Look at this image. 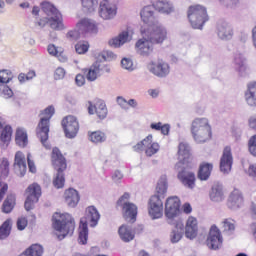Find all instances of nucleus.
I'll return each instance as SVG.
<instances>
[{
	"mask_svg": "<svg viewBox=\"0 0 256 256\" xmlns=\"http://www.w3.org/2000/svg\"><path fill=\"white\" fill-rule=\"evenodd\" d=\"M141 35L135 44L136 53L141 57H149L153 54L155 45H161L167 39V28L159 24L142 27Z\"/></svg>",
	"mask_w": 256,
	"mask_h": 256,
	"instance_id": "obj_1",
	"label": "nucleus"
},
{
	"mask_svg": "<svg viewBox=\"0 0 256 256\" xmlns=\"http://www.w3.org/2000/svg\"><path fill=\"white\" fill-rule=\"evenodd\" d=\"M167 177L162 176L156 186L154 194L148 202V213L151 219H161L163 217V199L167 196Z\"/></svg>",
	"mask_w": 256,
	"mask_h": 256,
	"instance_id": "obj_2",
	"label": "nucleus"
},
{
	"mask_svg": "<svg viewBox=\"0 0 256 256\" xmlns=\"http://www.w3.org/2000/svg\"><path fill=\"white\" fill-rule=\"evenodd\" d=\"M52 225L59 241H63L67 235H73L75 220L69 213L56 212L52 217Z\"/></svg>",
	"mask_w": 256,
	"mask_h": 256,
	"instance_id": "obj_3",
	"label": "nucleus"
},
{
	"mask_svg": "<svg viewBox=\"0 0 256 256\" xmlns=\"http://www.w3.org/2000/svg\"><path fill=\"white\" fill-rule=\"evenodd\" d=\"M99 219H101V215L97 208L89 206L86 209V217L80 220L78 241L81 245H87V239H89L88 225L90 227H97Z\"/></svg>",
	"mask_w": 256,
	"mask_h": 256,
	"instance_id": "obj_4",
	"label": "nucleus"
},
{
	"mask_svg": "<svg viewBox=\"0 0 256 256\" xmlns=\"http://www.w3.org/2000/svg\"><path fill=\"white\" fill-rule=\"evenodd\" d=\"M52 165L57 171L53 185L56 189H63L65 187V174L63 172L67 169V160H65L59 148H53L52 150Z\"/></svg>",
	"mask_w": 256,
	"mask_h": 256,
	"instance_id": "obj_5",
	"label": "nucleus"
},
{
	"mask_svg": "<svg viewBox=\"0 0 256 256\" xmlns=\"http://www.w3.org/2000/svg\"><path fill=\"white\" fill-rule=\"evenodd\" d=\"M41 115H44V117H42L38 123L36 135L46 149H51V146L47 144V140L49 139V123L51 121V117L55 115V107L48 106Z\"/></svg>",
	"mask_w": 256,
	"mask_h": 256,
	"instance_id": "obj_6",
	"label": "nucleus"
},
{
	"mask_svg": "<svg viewBox=\"0 0 256 256\" xmlns=\"http://www.w3.org/2000/svg\"><path fill=\"white\" fill-rule=\"evenodd\" d=\"M191 133L196 143H205L211 139V125L207 118H196L191 124Z\"/></svg>",
	"mask_w": 256,
	"mask_h": 256,
	"instance_id": "obj_7",
	"label": "nucleus"
},
{
	"mask_svg": "<svg viewBox=\"0 0 256 256\" xmlns=\"http://www.w3.org/2000/svg\"><path fill=\"white\" fill-rule=\"evenodd\" d=\"M41 8L43 13L48 17V25L54 31H65L66 27L63 24V15L55 7V5L50 2L44 1L41 3Z\"/></svg>",
	"mask_w": 256,
	"mask_h": 256,
	"instance_id": "obj_8",
	"label": "nucleus"
},
{
	"mask_svg": "<svg viewBox=\"0 0 256 256\" xmlns=\"http://www.w3.org/2000/svg\"><path fill=\"white\" fill-rule=\"evenodd\" d=\"M188 19L193 29H203V25L209 21L207 8L201 5L190 6L188 9Z\"/></svg>",
	"mask_w": 256,
	"mask_h": 256,
	"instance_id": "obj_9",
	"label": "nucleus"
},
{
	"mask_svg": "<svg viewBox=\"0 0 256 256\" xmlns=\"http://www.w3.org/2000/svg\"><path fill=\"white\" fill-rule=\"evenodd\" d=\"M131 194L129 192L124 193L117 201V207H121L123 217L126 221H132L134 223L137 219V205L129 202Z\"/></svg>",
	"mask_w": 256,
	"mask_h": 256,
	"instance_id": "obj_10",
	"label": "nucleus"
},
{
	"mask_svg": "<svg viewBox=\"0 0 256 256\" xmlns=\"http://www.w3.org/2000/svg\"><path fill=\"white\" fill-rule=\"evenodd\" d=\"M206 245L212 251H217L223 247V235H221V230L217 226H211L206 239Z\"/></svg>",
	"mask_w": 256,
	"mask_h": 256,
	"instance_id": "obj_11",
	"label": "nucleus"
},
{
	"mask_svg": "<svg viewBox=\"0 0 256 256\" xmlns=\"http://www.w3.org/2000/svg\"><path fill=\"white\" fill-rule=\"evenodd\" d=\"M26 194L27 198L24 203V207L26 211H31V209L35 207V203L39 201V197H41V186L37 183L31 184L28 186Z\"/></svg>",
	"mask_w": 256,
	"mask_h": 256,
	"instance_id": "obj_12",
	"label": "nucleus"
},
{
	"mask_svg": "<svg viewBox=\"0 0 256 256\" xmlns=\"http://www.w3.org/2000/svg\"><path fill=\"white\" fill-rule=\"evenodd\" d=\"M11 79H13L11 70H0V97L4 99H11L13 97V90L7 86Z\"/></svg>",
	"mask_w": 256,
	"mask_h": 256,
	"instance_id": "obj_13",
	"label": "nucleus"
},
{
	"mask_svg": "<svg viewBox=\"0 0 256 256\" xmlns=\"http://www.w3.org/2000/svg\"><path fill=\"white\" fill-rule=\"evenodd\" d=\"M62 127L67 139H75L79 133V121L75 116H66L62 120Z\"/></svg>",
	"mask_w": 256,
	"mask_h": 256,
	"instance_id": "obj_14",
	"label": "nucleus"
},
{
	"mask_svg": "<svg viewBox=\"0 0 256 256\" xmlns=\"http://www.w3.org/2000/svg\"><path fill=\"white\" fill-rule=\"evenodd\" d=\"M140 17L147 26L146 27H155V25H163L157 20L155 16V4L147 5L142 8L140 11Z\"/></svg>",
	"mask_w": 256,
	"mask_h": 256,
	"instance_id": "obj_15",
	"label": "nucleus"
},
{
	"mask_svg": "<svg viewBox=\"0 0 256 256\" xmlns=\"http://www.w3.org/2000/svg\"><path fill=\"white\" fill-rule=\"evenodd\" d=\"M181 200L177 196H170L165 202V215L168 219H173L179 215Z\"/></svg>",
	"mask_w": 256,
	"mask_h": 256,
	"instance_id": "obj_16",
	"label": "nucleus"
},
{
	"mask_svg": "<svg viewBox=\"0 0 256 256\" xmlns=\"http://www.w3.org/2000/svg\"><path fill=\"white\" fill-rule=\"evenodd\" d=\"M234 69L238 77H249V66L247 58L241 53H236L233 60Z\"/></svg>",
	"mask_w": 256,
	"mask_h": 256,
	"instance_id": "obj_17",
	"label": "nucleus"
},
{
	"mask_svg": "<svg viewBox=\"0 0 256 256\" xmlns=\"http://www.w3.org/2000/svg\"><path fill=\"white\" fill-rule=\"evenodd\" d=\"M178 169V179L184 187L188 189H195V173L187 170L185 166L176 167Z\"/></svg>",
	"mask_w": 256,
	"mask_h": 256,
	"instance_id": "obj_18",
	"label": "nucleus"
},
{
	"mask_svg": "<svg viewBox=\"0 0 256 256\" xmlns=\"http://www.w3.org/2000/svg\"><path fill=\"white\" fill-rule=\"evenodd\" d=\"M150 73L156 77H167L170 73L169 64L163 60H158L157 62H151L148 66Z\"/></svg>",
	"mask_w": 256,
	"mask_h": 256,
	"instance_id": "obj_19",
	"label": "nucleus"
},
{
	"mask_svg": "<svg viewBox=\"0 0 256 256\" xmlns=\"http://www.w3.org/2000/svg\"><path fill=\"white\" fill-rule=\"evenodd\" d=\"M88 113L89 115H95L96 113L98 119H106L108 113L107 104L101 99L96 100L95 104L89 102Z\"/></svg>",
	"mask_w": 256,
	"mask_h": 256,
	"instance_id": "obj_20",
	"label": "nucleus"
},
{
	"mask_svg": "<svg viewBox=\"0 0 256 256\" xmlns=\"http://www.w3.org/2000/svg\"><path fill=\"white\" fill-rule=\"evenodd\" d=\"M99 15L106 21L114 19L115 15H117V5L111 4L107 0H103L100 3Z\"/></svg>",
	"mask_w": 256,
	"mask_h": 256,
	"instance_id": "obj_21",
	"label": "nucleus"
},
{
	"mask_svg": "<svg viewBox=\"0 0 256 256\" xmlns=\"http://www.w3.org/2000/svg\"><path fill=\"white\" fill-rule=\"evenodd\" d=\"M111 69L107 67L105 64H101L99 62H95L88 70L86 74V79L88 81H97L98 77H101L103 73H109Z\"/></svg>",
	"mask_w": 256,
	"mask_h": 256,
	"instance_id": "obj_22",
	"label": "nucleus"
},
{
	"mask_svg": "<svg viewBox=\"0 0 256 256\" xmlns=\"http://www.w3.org/2000/svg\"><path fill=\"white\" fill-rule=\"evenodd\" d=\"M231 167H233V154L231 153V147L224 148L222 157L220 159V171L222 173H230Z\"/></svg>",
	"mask_w": 256,
	"mask_h": 256,
	"instance_id": "obj_23",
	"label": "nucleus"
},
{
	"mask_svg": "<svg viewBox=\"0 0 256 256\" xmlns=\"http://www.w3.org/2000/svg\"><path fill=\"white\" fill-rule=\"evenodd\" d=\"M14 171L19 177H25V173H27V160H25V154L21 151L15 154Z\"/></svg>",
	"mask_w": 256,
	"mask_h": 256,
	"instance_id": "obj_24",
	"label": "nucleus"
},
{
	"mask_svg": "<svg viewBox=\"0 0 256 256\" xmlns=\"http://www.w3.org/2000/svg\"><path fill=\"white\" fill-rule=\"evenodd\" d=\"M76 29L83 35L87 33H97V24L89 18H82L76 24Z\"/></svg>",
	"mask_w": 256,
	"mask_h": 256,
	"instance_id": "obj_25",
	"label": "nucleus"
},
{
	"mask_svg": "<svg viewBox=\"0 0 256 256\" xmlns=\"http://www.w3.org/2000/svg\"><path fill=\"white\" fill-rule=\"evenodd\" d=\"M133 39L131 34H129V30H124L118 34L117 37H114L109 40L108 45L110 47H114L115 49H119V47H123L125 43H130Z\"/></svg>",
	"mask_w": 256,
	"mask_h": 256,
	"instance_id": "obj_26",
	"label": "nucleus"
},
{
	"mask_svg": "<svg viewBox=\"0 0 256 256\" xmlns=\"http://www.w3.org/2000/svg\"><path fill=\"white\" fill-rule=\"evenodd\" d=\"M191 149L189 148V144L187 142H180L178 146V159L179 162L176 164V167H181L186 163H189V157Z\"/></svg>",
	"mask_w": 256,
	"mask_h": 256,
	"instance_id": "obj_27",
	"label": "nucleus"
},
{
	"mask_svg": "<svg viewBox=\"0 0 256 256\" xmlns=\"http://www.w3.org/2000/svg\"><path fill=\"white\" fill-rule=\"evenodd\" d=\"M227 206L229 209H232V211H235L237 209H240V207L243 206V194H241V191L238 189H234L229 198Z\"/></svg>",
	"mask_w": 256,
	"mask_h": 256,
	"instance_id": "obj_28",
	"label": "nucleus"
},
{
	"mask_svg": "<svg viewBox=\"0 0 256 256\" xmlns=\"http://www.w3.org/2000/svg\"><path fill=\"white\" fill-rule=\"evenodd\" d=\"M199 227L197 226V218L190 216L185 226V237L193 241L197 237Z\"/></svg>",
	"mask_w": 256,
	"mask_h": 256,
	"instance_id": "obj_29",
	"label": "nucleus"
},
{
	"mask_svg": "<svg viewBox=\"0 0 256 256\" xmlns=\"http://www.w3.org/2000/svg\"><path fill=\"white\" fill-rule=\"evenodd\" d=\"M217 35L222 41L233 39V27L227 22H222L217 26Z\"/></svg>",
	"mask_w": 256,
	"mask_h": 256,
	"instance_id": "obj_30",
	"label": "nucleus"
},
{
	"mask_svg": "<svg viewBox=\"0 0 256 256\" xmlns=\"http://www.w3.org/2000/svg\"><path fill=\"white\" fill-rule=\"evenodd\" d=\"M155 11L162 13V15H171L175 12V7L173 3L168 0H157L154 3Z\"/></svg>",
	"mask_w": 256,
	"mask_h": 256,
	"instance_id": "obj_31",
	"label": "nucleus"
},
{
	"mask_svg": "<svg viewBox=\"0 0 256 256\" xmlns=\"http://www.w3.org/2000/svg\"><path fill=\"white\" fill-rule=\"evenodd\" d=\"M244 97L249 107H256V82L247 84V90L245 91Z\"/></svg>",
	"mask_w": 256,
	"mask_h": 256,
	"instance_id": "obj_32",
	"label": "nucleus"
},
{
	"mask_svg": "<svg viewBox=\"0 0 256 256\" xmlns=\"http://www.w3.org/2000/svg\"><path fill=\"white\" fill-rule=\"evenodd\" d=\"M185 231V225L178 221L175 224V228L170 232V243H179L181 239H183V233Z\"/></svg>",
	"mask_w": 256,
	"mask_h": 256,
	"instance_id": "obj_33",
	"label": "nucleus"
},
{
	"mask_svg": "<svg viewBox=\"0 0 256 256\" xmlns=\"http://www.w3.org/2000/svg\"><path fill=\"white\" fill-rule=\"evenodd\" d=\"M118 235L124 243H129L135 239V232L130 226L122 225L118 229Z\"/></svg>",
	"mask_w": 256,
	"mask_h": 256,
	"instance_id": "obj_34",
	"label": "nucleus"
},
{
	"mask_svg": "<svg viewBox=\"0 0 256 256\" xmlns=\"http://www.w3.org/2000/svg\"><path fill=\"white\" fill-rule=\"evenodd\" d=\"M64 199L68 207H77V204L79 203V199H80L79 192H77V190L73 188H70L65 191Z\"/></svg>",
	"mask_w": 256,
	"mask_h": 256,
	"instance_id": "obj_35",
	"label": "nucleus"
},
{
	"mask_svg": "<svg viewBox=\"0 0 256 256\" xmlns=\"http://www.w3.org/2000/svg\"><path fill=\"white\" fill-rule=\"evenodd\" d=\"M210 199L214 203H221L225 199V194L223 193V186L219 184H214L210 190Z\"/></svg>",
	"mask_w": 256,
	"mask_h": 256,
	"instance_id": "obj_36",
	"label": "nucleus"
},
{
	"mask_svg": "<svg viewBox=\"0 0 256 256\" xmlns=\"http://www.w3.org/2000/svg\"><path fill=\"white\" fill-rule=\"evenodd\" d=\"M213 171V164L204 162L200 165L198 170V179L200 181H208L211 177V172Z\"/></svg>",
	"mask_w": 256,
	"mask_h": 256,
	"instance_id": "obj_37",
	"label": "nucleus"
},
{
	"mask_svg": "<svg viewBox=\"0 0 256 256\" xmlns=\"http://www.w3.org/2000/svg\"><path fill=\"white\" fill-rule=\"evenodd\" d=\"M159 151V144L157 142H153V135H148L146 137L145 144V154L147 157H153L155 153Z\"/></svg>",
	"mask_w": 256,
	"mask_h": 256,
	"instance_id": "obj_38",
	"label": "nucleus"
},
{
	"mask_svg": "<svg viewBox=\"0 0 256 256\" xmlns=\"http://www.w3.org/2000/svg\"><path fill=\"white\" fill-rule=\"evenodd\" d=\"M16 144H18L19 147H27L28 139H27V131L22 128H18L16 131V138H15Z\"/></svg>",
	"mask_w": 256,
	"mask_h": 256,
	"instance_id": "obj_39",
	"label": "nucleus"
},
{
	"mask_svg": "<svg viewBox=\"0 0 256 256\" xmlns=\"http://www.w3.org/2000/svg\"><path fill=\"white\" fill-rule=\"evenodd\" d=\"M14 207H15V195L10 194L7 196V198L5 199L2 205V211L3 213H11Z\"/></svg>",
	"mask_w": 256,
	"mask_h": 256,
	"instance_id": "obj_40",
	"label": "nucleus"
},
{
	"mask_svg": "<svg viewBox=\"0 0 256 256\" xmlns=\"http://www.w3.org/2000/svg\"><path fill=\"white\" fill-rule=\"evenodd\" d=\"M223 233L233 235L235 233V220L228 218L222 222Z\"/></svg>",
	"mask_w": 256,
	"mask_h": 256,
	"instance_id": "obj_41",
	"label": "nucleus"
},
{
	"mask_svg": "<svg viewBox=\"0 0 256 256\" xmlns=\"http://www.w3.org/2000/svg\"><path fill=\"white\" fill-rule=\"evenodd\" d=\"M43 255V246L39 244L31 245L25 252L24 256H42Z\"/></svg>",
	"mask_w": 256,
	"mask_h": 256,
	"instance_id": "obj_42",
	"label": "nucleus"
},
{
	"mask_svg": "<svg viewBox=\"0 0 256 256\" xmlns=\"http://www.w3.org/2000/svg\"><path fill=\"white\" fill-rule=\"evenodd\" d=\"M89 139L92 143H105L107 136L101 131H95L89 135Z\"/></svg>",
	"mask_w": 256,
	"mask_h": 256,
	"instance_id": "obj_43",
	"label": "nucleus"
},
{
	"mask_svg": "<svg viewBox=\"0 0 256 256\" xmlns=\"http://www.w3.org/2000/svg\"><path fill=\"white\" fill-rule=\"evenodd\" d=\"M11 235V220H6L0 227V239H7Z\"/></svg>",
	"mask_w": 256,
	"mask_h": 256,
	"instance_id": "obj_44",
	"label": "nucleus"
},
{
	"mask_svg": "<svg viewBox=\"0 0 256 256\" xmlns=\"http://www.w3.org/2000/svg\"><path fill=\"white\" fill-rule=\"evenodd\" d=\"M13 135V129L11 126L6 125L1 133L0 139L3 143H9L11 141V136Z\"/></svg>",
	"mask_w": 256,
	"mask_h": 256,
	"instance_id": "obj_45",
	"label": "nucleus"
},
{
	"mask_svg": "<svg viewBox=\"0 0 256 256\" xmlns=\"http://www.w3.org/2000/svg\"><path fill=\"white\" fill-rule=\"evenodd\" d=\"M97 4V0H82V7L86 9L87 13H93Z\"/></svg>",
	"mask_w": 256,
	"mask_h": 256,
	"instance_id": "obj_46",
	"label": "nucleus"
},
{
	"mask_svg": "<svg viewBox=\"0 0 256 256\" xmlns=\"http://www.w3.org/2000/svg\"><path fill=\"white\" fill-rule=\"evenodd\" d=\"M75 49H76V53H78L79 55H83V54L87 53V51H89V42L79 41L75 45Z\"/></svg>",
	"mask_w": 256,
	"mask_h": 256,
	"instance_id": "obj_47",
	"label": "nucleus"
},
{
	"mask_svg": "<svg viewBox=\"0 0 256 256\" xmlns=\"http://www.w3.org/2000/svg\"><path fill=\"white\" fill-rule=\"evenodd\" d=\"M0 173L4 178L9 176V160L7 158H3L0 163Z\"/></svg>",
	"mask_w": 256,
	"mask_h": 256,
	"instance_id": "obj_48",
	"label": "nucleus"
},
{
	"mask_svg": "<svg viewBox=\"0 0 256 256\" xmlns=\"http://www.w3.org/2000/svg\"><path fill=\"white\" fill-rule=\"evenodd\" d=\"M79 37H81V32L79 29L70 30L66 33V39H68V41H77L79 40Z\"/></svg>",
	"mask_w": 256,
	"mask_h": 256,
	"instance_id": "obj_49",
	"label": "nucleus"
},
{
	"mask_svg": "<svg viewBox=\"0 0 256 256\" xmlns=\"http://www.w3.org/2000/svg\"><path fill=\"white\" fill-rule=\"evenodd\" d=\"M249 152L256 157V135L252 136L248 141Z\"/></svg>",
	"mask_w": 256,
	"mask_h": 256,
	"instance_id": "obj_50",
	"label": "nucleus"
},
{
	"mask_svg": "<svg viewBox=\"0 0 256 256\" xmlns=\"http://www.w3.org/2000/svg\"><path fill=\"white\" fill-rule=\"evenodd\" d=\"M121 65L123 69H126V71H133V69H135L133 67V60L130 58H123L121 60Z\"/></svg>",
	"mask_w": 256,
	"mask_h": 256,
	"instance_id": "obj_51",
	"label": "nucleus"
},
{
	"mask_svg": "<svg viewBox=\"0 0 256 256\" xmlns=\"http://www.w3.org/2000/svg\"><path fill=\"white\" fill-rule=\"evenodd\" d=\"M47 51L52 57H59V55H61V52H59L57 46H55L54 44H49L47 47Z\"/></svg>",
	"mask_w": 256,
	"mask_h": 256,
	"instance_id": "obj_52",
	"label": "nucleus"
},
{
	"mask_svg": "<svg viewBox=\"0 0 256 256\" xmlns=\"http://www.w3.org/2000/svg\"><path fill=\"white\" fill-rule=\"evenodd\" d=\"M221 4L224 5V7H229L230 9H233L239 5V0H219Z\"/></svg>",
	"mask_w": 256,
	"mask_h": 256,
	"instance_id": "obj_53",
	"label": "nucleus"
},
{
	"mask_svg": "<svg viewBox=\"0 0 256 256\" xmlns=\"http://www.w3.org/2000/svg\"><path fill=\"white\" fill-rule=\"evenodd\" d=\"M65 69L64 68H61V67H59V68H57L56 70H55V72H54V79L56 80V81H59V80H61V79H64L65 78Z\"/></svg>",
	"mask_w": 256,
	"mask_h": 256,
	"instance_id": "obj_54",
	"label": "nucleus"
},
{
	"mask_svg": "<svg viewBox=\"0 0 256 256\" xmlns=\"http://www.w3.org/2000/svg\"><path fill=\"white\" fill-rule=\"evenodd\" d=\"M102 57L104 61H113V59L117 58V55H115V53L112 51L107 50L102 53Z\"/></svg>",
	"mask_w": 256,
	"mask_h": 256,
	"instance_id": "obj_55",
	"label": "nucleus"
},
{
	"mask_svg": "<svg viewBox=\"0 0 256 256\" xmlns=\"http://www.w3.org/2000/svg\"><path fill=\"white\" fill-rule=\"evenodd\" d=\"M27 161H28V168L30 173H36L37 168L35 167V162L31 160V154L27 155Z\"/></svg>",
	"mask_w": 256,
	"mask_h": 256,
	"instance_id": "obj_56",
	"label": "nucleus"
},
{
	"mask_svg": "<svg viewBox=\"0 0 256 256\" xmlns=\"http://www.w3.org/2000/svg\"><path fill=\"white\" fill-rule=\"evenodd\" d=\"M27 227V218H19L17 220V229L23 231Z\"/></svg>",
	"mask_w": 256,
	"mask_h": 256,
	"instance_id": "obj_57",
	"label": "nucleus"
},
{
	"mask_svg": "<svg viewBox=\"0 0 256 256\" xmlns=\"http://www.w3.org/2000/svg\"><path fill=\"white\" fill-rule=\"evenodd\" d=\"M116 103H118L121 109H127V100L123 96H118L116 98Z\"/></svg>",
	"mask_w": 256,
	"mask_h": 256,
	"instance_id": "obj_58",
	"label": "nucleus"
},
{
	"mask_svg": "<svg viewBox=\"0 0 256 256\" xmlns=\"http://www.w3.org/2000/svg\"><path fill=\"white\" fill-rule=\"evenodd\" d=\"M147 143V138L139 142L137 145L134 146V151H145V145Z\"/></svg>",
	"mask_w": 256,
	"mask_h": 256,
	"instance_id": "obj_59",
	"label": "nucleus"
},
{
	"mask_svg": "<svg viewBox=\"0 0 256 256\" xmlns=\"http://www.w3.org/2000/svg\"><path fill=\"white\" fill-rule=\"evenodd\" d=\"M75 83L78 87H83V85H85V76L78 74L75 78Z\"/></svg>",
	"mask_w": 256,
	"mask_h": 256,
	"instance_id": "obj_60",
	"label": "nucleus"
},
{
	"mask_svg": "<svg viewBox=\"0 0 256 256\" xmlns=\"http://www.w3.org/2000/svg\"><path fill=\"white\" fill-rule=\"evenodd\" d=\"M112 179L114 181V183H119V181H121V179H123V173H121V171L116 170L114 172V174L112 175Z\"/></svg>",
	"mask_w": 256,
	"mask_h": 256,
	"instance_id": "obj_61",
	"label": "nucleus"
},
{
	"mask_svg": "<svg viewBox=\"0 0 256 256\" xmlns=\"http://www.w3.org/2000/svg\"><path fill=\"white\" fill-rule=\"evenodd\" d=\"M248 175L256 181V164H252L248 168Z\"/></svg>",
	"mask_w": 256,
	"mask_h": 256,
	"instance_id": "obj_62",
	"label": "nucleus"
},
{
	"mask_svg": "<svg viewBox=\"0 0 256 256\" xmlns=\"http://www.w3.org/2000/svg\"><path fill=\"white\" fill-rule=\"evenodd\" d=\"M171 129V126L169 124H162L160 131L162 133V135H169V131Z\"/></svg>",
	"mask_w": 256,
	"mask_h": 256,
	"instance_id": "obj_63",
	"label": "nucleus"
},
{
	"mask_svg": "<svg viewBox=\"0 0 256 256\" xmlns=\"http://www.w3.org/2000/svg\"><path fill=\"white\" fill-rule=\"evenodd\" d=\"M249 125L251 129H254V131H256V117H252L249 119Z\"/></svg>",
	"mask_w": 256,
	"mask_h": 256,
	"instance_id": "obj_64",
	"label": "nucleus"
}]
</instances>
